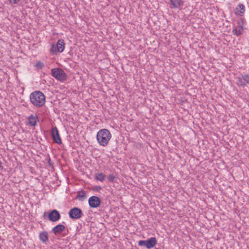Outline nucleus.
I'll list each match as a JSON object with an SVG mask.
<instances>
[{"label": "nucleus", "instance_id": "nucleus-13", "mask_svg": "<svg viewBox=\"0 0 249 249\" xmlns=\"http://www.w3.org/2000/svg\"><path fill=\"white\" fill-rule=\"evenodd\" d=\"M245 6L243 4L239 3L236 8L235 14L237 16H242L245 12Z\"/></svg>", "mask_w": 249, "mask_h": 249}, {"label": "nucleus", "instance_id": "nucleus-19", "mask_svg": "<svg viewBox=\"0 0 249 249\" xmlns=\"http://www.w3.org/2000/svg\"><path fill=\"white\" fill-rule=\"evenodd\" d=\"M44 66V64L41 61L37 62L35 65V67L37 69H42Z\"/></svg>", "mask_w": 249, "mask_h": 249}, {"label": "nucleus", "instance_id": "nucleus-21", "mask_svg": "<svg viewBox=\"0 0 249 249\" xmlns=\"http://www.w3.org/2000/svg\"><path fill=\"white\" fill-rule=\"evenodd\" d=\"M139 246H145L146 248V240H140L138 242Z\"/></svg>", "mask_w": 249, "mask_h": 249}, {"label": "nucleus", "instance_id": "nucleus-15", "mask_svg": "<svg viewBox=\"0 0 249 249\" xmlns=\"http://www.w3.org/2000/svg\"><path fill=\"white\" fill-rule=\"evenodd\" d=\"M39 240L44 243H46L49 240V235L46 231L41 232L39 234Z\"/></svg>", "mask_w": 249, "mask_h": 249}, {"label": "nucleus", "instance_id": "nucleus-12", "mask_svg": "<svg viewBox=\"0 0 249 249\" xmlns=\"http://www.w3.org/2000/svg\"><path fill=\"white\" fill-rule=\"evenodd\" d=\"M65 229L64 225L60 224L53 227L52 230V232L55 235H57L64 231Z\"/></svg>", "mask_w": 249, "mask_h": 249}, {"label": "nucleus", "instance_id": "nucleus-17", "mask_svg": "<svg viewBox=\"0 0 249 249\" xmlns=\"http://www.w3.org/2000/svg\"><path fill=\"white\" fill-rule=\"evenodd\" d=\"M106 177V175L103 173H98L95 174V178L97 180L103 181Z\"/></svg>", "mask_w": 249, "mask_h": 249}, {"label": "nucleus", "instance_id": "nucleus-6", "mask_svg": "<svg viewBox=\"0 0 249 249\" xmlns=\"http://www.w3.org/2000/svg\"><path fill=\"white\" fill-rule=\"evenodd\" d=\"M236 80V84L238 87L244 88L249 84V74H246L238 77Z\"/></svg>", "mask_w": 249, "mask_h": 249}, {"label": "nucleus", "instance_id": "nucleus-25", "mask_svg": "<svg viewBox=\"0 0 249 249\" xmlns=\"http://www.w3.org/2000/svg\"><path fill=\"white\" fill-rule=\"evenodd\" d=\"M48 163H49V165L52 164L51 163V159L50 158H49V160H48Z\"/></svg>", "mask_w": 249, "mask_h": 249}, {"label": "nucleus", "instance_id": "nucleus-3", "mask_svg": "<svg viewBox=\"0 0 249 249\" xmlns=\"http://www.w3.org/2000/svg\"><path fill=\"white\" fill-rule=\"evenodd\" d=\"M52 75L56 80L63 82L66 80L67 74L65 71L60 68H54L51 70Z\"/></svg>", "mask_w": 249, "mask_h": 249}, {"label": "nucleus", "instance_id": "nucleus-2", "mask_svg": "<svg viewBox=\"0 0 249 249\" xmlns=\"http://www.w3.org/2000/svg\"><path fill=\"white\" fill-rule=\"evenodd\" d=\"M111 137L110 132L107 129H102L97 133L96 139L99 144L103 146L107 145Z\"/></svg>", "mask_w": 249, "mask_h": 249}, {"label": "nucleus", "instance_id": "nucleus-20", "mask_svg": "<svg viewBox=\"0 0 249 249\" xmlns=\"http://www.w3.org/2000/svg\"><path fill=\"white\" fill-rule=\"evenodd\" d=\"M115 178V177L112 174H110L107 177V180L110 182H113L114 181Z\"/></svg>", "mask_w": 249, "mask_h": 249}, {"label": "nucleus", "instance_id": "nucleus-4", "mask_svg": "<svg viewBox=\"0 0 249 249\" xmlns=\"http://www.w3.org/2000/svg\"><path fill=\"white\" fill-rule=\"evenodd\" d=\"M65 42L63 39H59L56 45L53 44L50 48V52L53 54H56L57 53H62L65 49Z\"/></svg>", "mask_w": 249, "mask_h": 249}, {"label": "nucleus", "instance_id": "nucleus-23", "mask_svg": "<svg viewBox=\"0 0 249 249\" xmlns=\"http://www.w3.org/2000/svg\"><path fill=\"white\" fill-rule=\"evenodd\" d=\"M102 189V187L100 186H96L93 188V190L95 191H99Z\"/></svg>", "mask_w": 249, "mask_h": 249}, {"label": "nucleus", "instance_id": "nucleus-11", "mask_svg": "<svg viewBox=\"0 0 249 249\" xmlns=\"http://www.w3.org/2000/svg\"><path fill=\"white\" fill-rule=\"evenodd\" d=\"M29 124L31 126H35L38 122V117L36 114H32L27 118Z\"/></svg>", "mask_w": 249, "mask_h": 249}, {"label": "nucleus", "instance_id": "nucleus-7", "mask_svg": "<svg viewBox=\"0 0 249 249\" xmlns=\"http://www.w3.org/2000/svg\"><path fill=\"white\" fill-rule=\"evenodd\" d=\"M88 202L90 207L96 208L100 206L101 201L98 196H91L89 198Z\"/></svg>", "mask_w": 249, "mask_h": 249}, {"label": "nucleus", "instance_id": "nucleus-14", "mask_svg": "<svg viewBox=\"0 0 249 249\" xmlns=\"http://www.w3.org/2000/svg\"><path fill=\"white\" fill-rule=\"evenodd\" d=\"M157 243V239L155 237H151L146 240V248L150 249L153 248Z\"/></svg>", "mask_w": 249, "mask_h": 249}, {"label": "nucleus", "instance_id": "nucleus-10", "mask_svg": "<svg viewBox=\"0 0 249 249\" xmlns=\"http://www.w3.org/2000/svg\"><path fill=\"white\" fill-rule=\"evenodd\" d=\"M170 7L171 9H178L183 4V1L182 0H169Z\"/></svg>", "mask_w": 249, "mask_h": 249}, {"label": "nucleus", "instance_id": "nucleus-24", "mask_svg": "<svg viewBox=\"0 0 249 249\" xmlns=\"http://www.w3.org/2000/svg\"><path fill=\"white\" fill-rule=\"evenodd\" d=\"M3 167L2 165L1 161L0 160V172H2L3 171Z\"/></svg>", "mask_w": 249, "mask_h": 249}, {"label": "nucleus", "instance_id": "nucleus-22", "mask_svg": "<svg viewBox=\"0 0 249 249\" xmlns=\"http://www.w3.org/2000/svg\"><path fill=\"white\" fill-rule=\"evenodd\" d=\"M9 2L12 4H17L19 0H8Z\"/></svg>", "mask_w": 249, "mask_h": 249}, {"label": "nucleus", "instance_id": "nucleus-18", "mask_svg": "<svg viewBox=\"0 0 249 249\" xmlns=\"http://www.w3.org/2000/svg\"><path fill=\"white\" fill-rule=\"evenodd\" d=\"M242 28H240L239 29L238 28H235L233 29V34L236 35V36H239L242 34Z\"/></svg>", "mask_w": 249, "mask_h": 249}, {"label": "nucleus", "instance_id": "nucleus-5", "mask_svg": "<svg viewBox=\"0 0 249 249\" xmlns=\"http://www.w3.org/2000/svg\"><path fill=\"white\" fill-rule=\"evenodd\" d=\"M68 213L69 217L73 219H80L83 215L82 210L77 207H74L71 209Z\"/></svg>", "mask_w": 249, "mask_h": 249}, {"label": "nucleus", "instance_id": "nucleus-26", "mask_svg": "<svg viewBox=\"0 0 249 249\" xmlns=\"http://www.w3.org/2000/svg\"><path fill=\"white\" fill-rule=\"evenodd\" d=\"M45 214H46V213H44V215H43V217H44V218H45Z\"/></svg>", "mask_w": 249, "mask_h": 249}, {"label": "nucleus", "instance_id": "nucleus-1", "mask_svg": "<svg viewBox=\"0 0 249 249\" xmlns=\"http://www.w3.org/2000/svg\"><path fill=\"white\" fill-rule=\"evenodd\" d=\"M30 101L35 107H41L45 104L46 97L41 91H35L30 94Z\"/></svg>", "mask_w": 249, "mask_h": 249}, {"label": "nucleus", "instance_id": "nucleus-9", "mask_svg": "<svg viewBox=\"0 0 249 249\" xmlns=\"http://www.w3.org/2000/svg\"><path fill=\"white\" fill-rule=\"evenodd\" d=\"M48 218L52 222H56L60 219L61 215L57 210L54 209L49 213Z\"/></svg>", "mask_w": 249, "mask_h": 249}, {"label": "nucleus", "instance_id": "nucleus-16", "mask_svg": "<svg viewBox=\"0 0 249 249\" xmlns=\"http://www.w3.org/2000/svg\"><path fill=\"white\" fill-rule=\"evenodd\" d=\"M86 196V193L85 191L79 192L77 194V198L80 201H83Z\"/></svg>", "mask_w": 249, "mask_h": 249}, {"label": "nucleus", "instance_id": "nucleus-8", "mask_svg": "<svg viewBox=\"0 0 249 249\" xmlns=\"http://www.w3.org/2000/svg\"><path fill=\"white\" fill-rule=\"evenodd\" d=\"M51 136L53 142L57 144L62 143V140L60 137L59 131L56 127H53L52 129Z\"/></svg>", "mask_w": 249, "mask_h": 249}]
</instances>
